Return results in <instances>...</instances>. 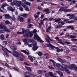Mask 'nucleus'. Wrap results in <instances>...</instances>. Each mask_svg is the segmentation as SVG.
I'll list each match as a JSON object with an SVG mask.
<instances>
[{"label": "nucleus", "mask_w": 77, "mask_h": 77, "mask_svg": "<svg viewBox=\"0 0 77 77\" xmlns=\"http://www.w3.org/2000/svg\"><path fill=\"white\" fill-rule=\"evenodd\" d=\"M4 55L5 56H6V57H8V56H9L8 54H6V53H5L4 54Z\"/></svg>", "instance_id": "obj_59"}, {"label": "nucleus", "mask_w": 77, "mask_h": 77, "mask_svg": "<svg viewBox=\"0 0 77 77\" xmlns=\"http://www.w3.org/2000/svg\"><path fill=\"white\" fill-rule=\"evenodd\" d=\"M45 76L46 77H50V76L49 75V74L48 73H45Z\"/></svg>", "instance_id": "obj_55"}, {"label": "nucleus", "mask_w": 77, "mask_h": 77, "mask_svg": "<svg viewBox=\"0 0 77 77\" xmlns=\"http://www.w3.org/2000/svg\"><path fill=\"white\" fill-rule=\"evenodd\" d=\"M59 23H60V24H61L62 25H64V24H65V23H64L62 21H60L59 22Z\"/></svg>", "instance_id": "obj_48"}, {"label": "nucleus", "mask_w": 77, "mask_h": 77, "mask_svg": "<svg viewBox=\"0 0 77 77\" xmlns=\"http://www.w3.org/2000/svg\"><path fill=\"white\" fill-rule=\"evenodd\" d=\"M17 58L18 59V60H23V59L21 58V57H18V56L17 57Z\"/></svg>", "instance_id": "obj_40"}, {"label": "nucleus", "mask_w": 77, "mask_h": 77, "mask_svg": "<svg viewBox=\"0 0 77 77\" xmlns=\"http://www.w3.org/2000/svg\"><path fill=\"white\" fill-rule=\"evenodd\" d=\"M22 6L23 7H24V8H25V10L26 11H29V9L27 7V6L24 4H22Z\"/></svg>", "instance_id": "obj_11"}, {"label": "nucleus", "mask_w": 77, "mask_h": 77, "mask_svg": "<svg viewBox=\"0 0 77 77\" xmlns=\"http://www.w3.org/2000/svg\"><path fill=\"white\" fill-rule=\"evenodd\" d=\"M15 9V8L14 7L13 8H12L11 6H10L8 8V10L9 11H11V12H14Z\"/></svg>", "instance_id": "obj_9"}, {"label": "nucleus", "mask_w": 77, "mask_h": 77, "mask_svg": "<svg viewBox=\"0 0 77 77\" xmlns=\"http://www.w3.org/2000/svg\"><path fill=\"white\" fill-rule=\"evenodd\" d=\"M70 38H75L77 37V36L76 35H71L69 36Z\"/></svg>", "instance_id": "obj_36"}, {"label": "nucleus", "mask_w": 77, "mask_h": 77, "mask_svg": "<svg viewBox=\"0 0 77 77\" xmlns=\"http://www.w3.org/2000/svg\"><path fill=\"white\" fill-rule=\"evenodd\" d=\"M37 54L39 56H41L42 55V53L39 51L38 52Z\"/></svg>", "instance_id": "obj_37"}, {"label": "nucleus", "mask_w": 77, "mask_h": 77, "mask_svg": "<svg viewBox=\"0 0 77 77\" xmlns=\"http://www.w3.org/2000/svg\"><path fill=\"white\" fill-rule=\"evenodd\" d=\"M74 26H68L67 27V28H68L69 29L70 28H71V30H74V27H73Z\"/></svg>", "instance_id": "obj_26"}, {"label": "nucleus", "mask_w": 77, "mask_h": 77, "mask_svg": "<svg viewBox=\"0 0 77 77\" xmlns=\"http://www.w3.org/2000/svg\"><path fill=\"white\" fill-rule=\"evenodd\" d=\"M76 66V65L75 64H72L70 65L69 66H67V68L69 69H72L74 70Z\"/></svg>", "instance_id": "obj_6"}, {"label": "nucleus", "mask_w": 77, "mask_h": 77, "mask_svg": "<svg viewBox=\"0 0 77 77\" xmlns=\"http://www.w3.org/2000/svg\"><path fill=\"white\" fill-rule=\"evenodd\" d=\"M26 2H26V0H23L22 1L21 3H22V4H23V5H24V4H26ZM23 3L24 4H23Z\"/></svg>", "instance_id": "obj_42"}, {"label": "nucleus", "mask_w": 77, "mask_h": 77, "mask_svg": "<svg viewBox=\"0 0 77 77\" xmlns=\"http://www.w3.org/2000/svg\"><path fill=\"white\" fill-rule=\"evenodd\" d=\"M56 66L58 68H60V64L59 63H57Z\"/></svg>", "instance_id": "obj_58"}, {"label": "nucleus", "mask_w": 77, "mask_h": 77, "mask_svg": "<svg viewBox=\"0 0 77 77\" xmlns=\"http://www.w3.org/2000/svg\"><path fill=\"white\" fill-rule=\"evenodd\" d=\"M57 60L59 61V62H61V63H65V61L61 59V58H57Z\"/></svg>", "instance_id": "obj_18"}, {"label": "nucleus", "mask_w": 77, "mask_h": 77, "mask_svg": "<svg viewBox=\"0 0 77 77\" xmlns=\"http://www.w3.org/2000/svg\"><path fill=\"white\" fill-rule=\"evenodd\" d=\"M0 38L1 39H4L5 38V35L3 34H2L0 36Z\"/></svg>", "instance_id": "obj_38"}, {"label": "nucleus", "mask_w": 77, "mask_h": 77, "mask_svg": "<svg viewBox=\"0 0 77 77\" xmlns=\"http://www.w3.org/2000/svg\"><path fill=\"white\" fill-rule=\"evenodd\" d=\"M5 64L6 66H7V67H8V68H10V66H9V65H8V64L7 63H5Z\"/></svg>", "instance_id": "obj_53"}, {"label": "nucleus", "mask_w": 77, "mask_h": 77, "mask_svg": "<svg viewBox=\"0 0 77 77\" xmlns=\"http://www.w3.org/2000/svg\"><path fill=\"white\" fill-rule=\"evenodd\" d=\"M28 14H24L23 15H21V16L22 17H26L27 16Z\"/></svg>", "instance_id": "obj_41"}, {"label": "nucleus", "mask_w": 77, "mask_h": 77, "mask_svg": "<svg viewBox=\"0 0 77 77\" xmlns=\"http://www.w3.org/2000/svg\"><path fill=\"white\" fill-rule=\"evenodd\" d=\"M43 12H46V14H48L49 13H50V11L48 9H45L43 11Z\"/></svg>", "instance_id": "obj_14"}, {"label": "nucleus", "mask_w": 77, "mask_h": 77, "mask_svg": "<svg viewBox=\"0 0 77 77\" xmlns=\"http://www.w3.org/2000/svg\"><path fill=\"white\" fill-rule=\"evenodd\" d=\"M5 24H10L11 25H12V23L11 22H10L8 20H6L5 21Z\"/></svg>", "instance_id": "obj_28"}, {"label": "nucleus", "mask_w": 77, "mask_h": 77, "mask_svg": "<svg viewBox=\"0 0 77 77\" xmlns=\"http://www.w3.org/2000/svg\"><path fill=\"white\" fill-rule=\"evenodd\" d=\"M38 74H41L42 72V70H39L37 71Z\"/></svg>", "instance_id": "obj_50"}, {"label": "nucleus", "mask_w": 77, "mask_h": 77, "mask_svg": "<svg viewBox=\"0 0 77 77\" xmlns=\"http://www.w3.org/2000/svg\"><path fill=\"white\" fill-rule=\"evenodd\" d=\"M47 20H48V19H47V18H45L43 19V20H42L41 21L40 20H39V21H40V23H41L38 22V23L39 24V26H40V27H41V25H42V24H43V23H44L43 21H47Z\"/></svg>", "instance_id": "obj_5"}, {"label": "nucleus", "mask_w": 77, "mask_h": 77, "mask_svg": "<svg viewBox=\"0 0 77 77\" xmlns=\"http://www.w3.org/2000/svg\"><path fill=\"white\" fill-rule=\"evenodd\" d=\"M6 6H8V4L6 3L2 4L1 6V8H2L3 10H5V8L4 7H5Z\"/></svg>", "instance_id": "obj_15"}, {"label": "nucleus", "mask_w": 77, "mask_h": 77, "mask_svg": "<svg viewBox=\"0 0 77 77\" xmlns=\"http://www.w3.org/2000/svg\"><path fill=\"white\" fill-rule=\"evenodd\" d=\"M26 5H28V6H30L31 4L30 3V2H26Z\"/></svg>", "instance_id": "obj_52"}, {"label": "nucleus", "mask_w": 77, "mask_h": 77, "mask_svg": "<svg viewBox=\"0 0 77 77\" xmlns=\"http://www.w3.org/2000/svg\"><path fill=\"white\" fill-rule=\"evenodd\" d=\"M35 41H37L38 42H44V41L41 40V39H35Z\"/></svg>", "instance_id": "obj_27"}, {"label": "nucleus", "mask_w": 77, "mask_h": 77, "mask_svg": "<svg viewBox=\"0 0 77 77\" xmlns=\"http://www.w3.org/2000/svg\"><path fill=\"white\" fill-rule=\"evenodd\" d=\"M51 25H50L48 26V28L46 29L47 32L48 33L49 32V30H50L51 29Z\"/></svg>", "instance_id": "obj_25"}, {"label": "nucleus", "mask_w": 77, "mask_h": 77, "mask_svg": "<svg viewBox=\"0 0 77 77\" xmlns=\"http://www.w3.org/2000/svg\"><path fill=\"white\" fill-rule=\"evenodd\" d=\"M36 42H35L34 45H33V48H32V50L34 51H35V50H36L38 48V47L36 46Z\"/></svg>", "instance_id": "obj_7"}, {"label": "nucleus", "mask_w": 77, "mask_h": 77, "mask_svg": "<svg viewBox=\"0 0 77 77\" xmlns=\"http://www.w3.org/2000/svg\"><path fill=\"white\" fill-rule=\"evenodd\" d=\"M10 20H11V21H14V20H15V17H11L10 18Z\"/></svg>", "instance_id": "obj_56"}, {"label": "nucleus", "mask_w": 77, "mask_h": 77, "mask_svg": "<svg viewBox=\"0 0 77 77\" xmlns=\"http://www.w3.org/2000/svg\"><path fill=\"white\" fill-rule=\"evenodd\" d=\"M45 39L47 42H50V41H53V40L50 39Z\"/></svg>", "instance_id": "obj_33"}, {"label": "nucleus", "mask_w": 77, "mask_h": 77, "mask_svg": "<svg viewBox=\"0 0 77 77\" xmlns=\"http://www.w3.org/2000/svg\"><path fill=\"white\" fill-rule=\"evenodd\" d=\"M12 54L13 56L17 57L18 56V55H20L19 53L17 51H14L12 52Z\"/></svg>", "instance_id": "obj_8"}, {"label": "nucleus", "mask_w": 77, "mask_h": 77, "mask_svg": "<svg viewBox=\"0 0 77 77\" xmlns=\"http://www.w3.org/2000/svg\"><path fill=\"white\" fill-rule=\"evenodd\" d=\"M29 75V72H26L25 73V77H30V76Z\"/></svg>", "instance_id": "obj_21"}, {"label": "nucleus", "mask_w": 77, "mask_h": 77, "mask_svg": "<svg viewBox=\"0 0 77 77\" xmlns=\"http://www.w3.org/2000/svg\"><path fill=\"white\" fill-rule=\"evenodd\" d=\"M61 20V19L59 18H58L57 19H54L53 20V21H54V22H59V21H60Z\"/></svg>", "instance_id": "obj_22"}, {"label": "nucleus", "mask_w": 77, "mask_h": 77, "mask_svg": "<svg viewBox=\"0 0 77 77\" xmlns=\"http://www.w3.org/2000/svg\"><path fill=\"white\" fill-rule=\"evenodd\" d=\"M13 68L14 69V70H16V71H20L18 69H17L15 67H13Z\"/></svg>", "instance_id": "obj_57"}, {"label": "nucleus", "mask_w": 77, "mask_h": 77, "mask_svg": "<svg viewBox=\"0 0 77 77\" xmlns=\"http://www.w3.org/2000/svg\"><path fill=\"white\" fill-rule=\"evenodd\" d=\"M66 59L69 62H71V57H69L68 56H67L66 57Z\"/></svg>", "instance_id": "obj_29"}, {"label": "nucleus", "mask_w": 77, "mask_h": 77, "mask_svg": "<svg viewBox=\"0 0 77 77\" xmlns=\"http://www.w3.org/2000/svg\"><path fill=\"white\" fill-rule=\"evenodd\" d=\"M69 53V51L66 50V54H68Z\"/></svg>", "instance_id": "obj_62"}, {"label": "nucleus", "mask_w": 77, "mask_h": 77, "mask_svg": "<svg viewBox=\"0 0 77 77\" xmlns=\"http://www.w3.org/2000/svg\"><path fill=\"white\" fill-rule=\"evenodd\" d=\"M29 42H34V40L33 39L29 40Z\"/></svg>", "instance_id": "obj_63"}, {"label": "nucleus", "mask_w": 77, "mask_h": 77, "mask_svg": "<svg viewBox=\"0 0 77 77\" xmlns=\"http://www.w3.org/2000/svg\"><path fill=\"white\" fill-rule=\"evenodd\" d=\"M55 72H56L58 74H59V75H60V77H62L63 76V73H62V72H60V71H56Z\"/></svg>", "instance_id": "obj_17"}, {"label": "nucleus", "mask_w": 77, "mask_h": 77, "mask_svg": "<svg viewBox=\"0 0 77 77\" xmlns=\"http://www.w3.org/2000/svg\"><path fill=\"white\" fill-rule=\"evenodd\" d=\"M37 32V30H36V29H34L33 31V33H36V32Z\"/></svg>", "instance_id": "obj_60"}, {"label": "nucleus", "mask_w": 77, "mask_h": 77, "mask_svg": "<svg viewBox=\"0 0 77 77\" xmlns=\"http://www.w3.org/2000/svg\"><path fill=\"white\" fill-rule=\"evenodd\" d=\"M21 51L22 52H23V53H24L25 54H29V51H27V52L25 50H21Z\"/></svg>", "instance_id": "obj_23"}, {"label": "nucleus", "mask_w": 77, "mask_h": 77, "mask_svg": "<svg viewBox=\"0 0 77 77\" xmlns=\"http://www.w3.org/2000/svg\"><path fill=\"white\" fill-rule=\"evenodd\" d=\"M27 22L28 24H30V23L31 22V21H30V19L29 18H28Z\"/></svg>", "instance_id": "obj_51"}, {"label": "nucleus", "mask_w": 77, "mask_h": 77, "mask_svg": "<svg viewBox=\"0 0 77 77\" xmlns=\"http://www.w3.org/2000/svg\"><path fill=\"white\" fill-rule=\"evenodd\" d=\"M67 9V7H61L59 10V11H60V12H62L63 11H64V12L66 13L70 12L72 11H73L72 8L69 9Z\"/></svg>", "instance_id": "obj_2"}, {"label": "nucleus", "mask_w": 77, "mask_h": 77, "mask_svg": "<svg viewBox=\"0 0 77 77\" xmlns=\"http://www.w3.org/2000/svg\"><path fill=\"white\" fill-rule=\"evenodd\" d=\"M66 23H74V21H67L66 22Z\"/></svg>", "instance_id": "obj_44"}, {"label": "nucleus", "mask_w": 77, "mask_h": 77, "mask_svg": "<svg viewBox=\"0 0 77 77\" xmlns=\"http://www.w3.org/2000/svg\"><path fill=\"white\" fill-rule=\"evenodd\" d=\"M10 4L11 6H14V5H16V4L15 3V0L13 1V2L11 3Z\"/></svg>", "instance_id": "obj_31"}, {"label": "nucleus", "mask_w": 77, "mask_h": 77, "mask_svg": "<svg viewBox=\"0 0 77 77\" xmlns=\"http://www.w3.org/2000/svg\"><path fill=\"white\" fill-rule=\"evenodd\" d=\"M0 29H4L5 32H11L10 29L7 28L6 26L4 25L2 23L0 24Z\"/></svg>", "instance_id": "obj_3"}, {"label": "nucleus", "mask_w": 77, "mask_h": 77, "mask_svg": "<svg viewBox=\"0 0 77 77\" xmlns=\"http://www.w3.org/2000/svg\"><path fill=\"white\" fill-rule=\"evenodd\" d=\"M18 20L20 21V22H21L22 23H23V21H24V18L23 17H21L20 16H19L17 18Z\"/></svg>", "instance_id": "obj_13"}, {"label": "nucleus", "mask_w": 77, "mask_h": 77, "mask_svg": "<svg viewBox=\"0 0 77 77\" xmlns=\"http://www.w3.org/2000/svg\"><path fill=\"white\" fill-rule=\"evenodd\" d=\"M63 27V26H62V25L60 24L58 25L56 27V29H58L59 28H60V27Z\"/></svg>", "instance_id": "obj_34"}, {"label": "nucleus", "mask_w": 77, "mask_h": 77, "mask_svg": "<svg viewBox=\"0 0 77 77\" xmlns=\"http://www.w3.org/2000/svg\"><path fill=\"white\" fill-rule=\"evenodd\" d=\"M45 56H46V59H48V53H46V54H45Z\"/></svg>", "instance_id": "obj_45"}, {"label": "nucleus", "mask_w": 77, "mask_h": 77, "mask_svg": "<svg viewBox=\"0 0 77 77\" xmlns=\"http://www.w3.org/2000/svg\"><path fill=\"white\" fill-rule=\"evenodd\" d=\"M56 49L57 50L56 51L57 52H60V51H61V52H62L63 51V49L62 48H61V49H59V48L58 47H56Z\"/></svg>", "instance_id": "obj_16"}, {"label": "nucleus", "mask_w": 77, "mask_h": 77, "mask_svg": "<svg viewBox=\"0 0 77 77\" xmlns=\"http://www.w3.org/2000/svg\"><path fill=\"white\" fill-rule=\"evenodd\" d=\"M50 61L52 62H53V63L54 66L55 67L56 66H57V63H56V62H55L53 60H50Z\"/></svg>", "instance_id": "obj_24"}, {"label": "nucleus", "mask_w": 77, "mask_h": 77, "mask_svg": "<svg viewBox=\"0 0 77 77\" xmlns=\"http://www.w3.org/2000/svg\"><path fill=\"white\" fill-rule=\"evenodd\" d=\"M34 39H41V38L38 35L37 33H35L34 34Z\"/></svg>", "instance_id": "obj_19"}, {"label": "nucleus", "mask_w": 77, "mask_h": 77, "mask_svg": "<svg viewBox=\"0 0 77 77\" xmlns=\"http://www.w3.org/2000/svg\"><path fill=\"white\" fill-rule=\"evenodd\" d=\"M29 30H26L25 29L23 28L22 29V32H17V34L18 35H21V34H24L26 33L25 35H23L24 37H32L33 36V34L29 32Z\"/></svg>", "instance_id": "obj_1"}, {"label": "nucleus", "mask_w": 77, "mask_h": 77, "mask_svg": "<svg viewBox=\"0 0 77 77\" xmlns=\"http://www.w3.org/2000/svg\"><path fill=\"white\" fill-rule=\"evenodd\" d=\"M15 3L17 7H21V5H23V4L21 3V2L20 1L15 0Z\"/></svg>", "instance_id": "obj_4"}, {"label": "nucleus", "mask_w": 77, "mask_h": 77, "mask_svg": "<svg viewBox=\"0 0 77 77\" xmlns=\"http://www.w3.org/2000/svg\"><path fill=\"white\" fill-rule=\"evenodd\" d=\"M66 16H67V17H73V16H74V14H68L66 15Z\"/></svg>", "instance_id": "obj_30"}, {"label": "nucleus", "mask_w": 77, "mask_h": 77, "mask_svg": "<svg viewBox=\"0 0 77 77\" xmlns=\"http://www.w3.org/2000/svg\"><path fill=\"white\" fill-rule=\"evenodd\" d=\"M4 15L5 16V18L6 19H8L11 18V16L8 14H5Z\"/></svg>", "instance_id": "obj_20"}, {"label": "nucleus", "mask_w": 77, "mask_h": 77, "mask_svg": "<svg viewBox=\"0 0 77 77\" xmlns=\"http://www.w3.org/2000/svg\"><path fill=\"white\" fill-rule=\"evenodd\" d=\"M65 71L66 72V73H67L68 74H69L70 73V72H69V70H68L67 69H65Z\"/></svg>", "instance_id": "obj_39"}, {"label": "nucleus", "mask_w": 77, "mask_h": 77, "mask_svg": "<svg viewBox=\"0 0 77 77\" xmlns=\"http://www.w3.org/2000/svg\"><path fill=\"white\" fill-rule=\"evenodd\" d=\"M49 45L50 46L51 48H55V47L54 46L52 45L51 44H49Z\"/></svg>", "instance_id": "obj_46"}, {"label": "nucleus", "mask_w": 77, "mask_h": 77, "mask_svg": "<svg viewBox=\"0 0 77 77\" xmlns=\"http://www.w3.org/2000/svg\"><path fill=\"white\" fill-rule=\"evenodd\" d=\"M19 9L20 11H22V12L23 11V8L22 7H20L19 8Z\"/></svg>", "instance_id": "obj_54"}, {"label": "nucleus", "mask_w": 77, "mask_h": 77, "mask_svg": "<svg viewBox=\"0 0 77 77\" xmlns=\"http://www.w3.org/2000/svg\"><path fill=\"white\" fill-rule=\"evenodd\" d=\"M28 58L29 59L31 60V61H33V58L31 56H28Z\"/></svg>", "instance_id": "obj_43"}, {"label": "nucleus", "mask_w": 77, "mask_h": 77, "mask_svg": "<svg viewBox=\"0 0 77 77\" xmlns=\"http://www.w3.org/2000/svg\"><path fill=\"white\" fill-rule=\"evenodd\" d=\"M66 68V66L64 64H63L61 65L62 69H60V70H61V71H63V70L65 68Z\"/></svg>", "instance_id": "obj_12"}, {"label": "nucleus", "mask_w": 77, "mask_h": 77, "mask_svg": "<svg viewBox=\"0 0 77 77\" xmlns=\"http://www.w3.org/2000/svg\"><path fill=\"white\" fill-rule=\"evenodd\" d=\"M48 67L50 69H54L52 67V66H48Z\"/></svg>", "instance_id": "obj_49"}, {"label": "nucleus", "mask_w": 77, "mask_h": 77, "mask_svg": "<svg viewBox=\"0 0 77 77\" xmlns=\"http://www.w3.org/2000/svg\"><path fill=\"white\" fill-rule=\"evenodd\" d=\"M2 50L5 52H8V53H12V51H9L6 48H5L3 47H2Z\"/></svg>", "instance_id": "obj_10"}, {"label": "nucleus", "mask_w": 77, "mask_h": 77, "mask_svg": "<svg viewBox=\"0 0 77 77\" xmlns=\"http://www.w3.org/2000/svg\"><path fill=\"white\" fill-rule=\"evenodd\" d=\"M32 26H33V25L30 24L28 25V28H30V27H32Z\"/></svg>", "instance_id": "obj_47"}, {"label": "nucleus", "mask_w": 77, "mask_h": 77, "mask_svg": "<svg viewBox=\"0 0 77 77\" xmlns=\"http://www.w3.org/2000/svg\"><path fill=\"white\" fill-rule=\"evenodd\" d=\"M25 68L27 69V70H28V71H32V70H31V69L30 67H27L26 66H25Z\"/></svg>", "instance_id": "obj_35"}, {"label": "nucleus", "mask_w": 77, "mask_h": 77, "mask_svg": "<svg viewBox=\"0 0 77 77\" xmlns=\"http://www.w3.org/2000/svg\"><path fill=\"white\" fill-rule=\"evenodd\" d=\"M34 17L35 18H38V17H39V16H37V15H36V14H35L34 15Z\"/></svg>", "instance_id": "obj_64"}, {"label": "nucleus", "mask_w": 77, "mask_h": 77, "mask_svg": "<svg viewBox=\"0 0 77 77\" xmlns=\"http://www.w3.org/2000/svg\"><path fill=\"white\" fill-rule=\"evenodd\" d=\"M49 74L51 77H54V75H53V74L52 72H49Z\"/></svg>", "instance_id": "obj_32"}, {"label": "nucleus", "mask_w": 77, "mask_h": 77, "mask_svg": "<svg viewBox=\"0 0 77 77\" xmlns=\"http://www.w3.org/2000/svg\"><path fill=\"white\" fill-rule=\"evenodd\" d=\"M23 42L24 43L27 42V39H24L23 40Z\"/></svg>", "instance_id": "obj_61"}]
</instances>
